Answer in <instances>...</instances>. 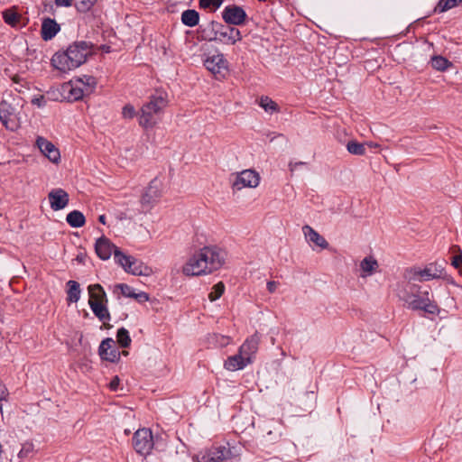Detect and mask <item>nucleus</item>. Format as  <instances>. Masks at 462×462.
<instances>
[{"label": "nucleus", "mask_w": 462, "mask_h": 462, "mask_svg": "<svg viewBox=\"0 0 462 462\" xmlns=\"http://www.w3.org/2000/svg\"><path fill=\"white\" fill-rule=\"evenodd\" d=\"M401 300H402L407 307L411 310H412V304L413 300L420 301L421 297H420V293L416 292V291H413L411 289H409L408 284L406 285V288L402 291V294H400Z\"/></svg>", "instance_id": "7c9ffc66"}, {"label": "nucleus", "mask_w": 462, "mask_h": 462, "mask_svg": "<svg viewBox=\"0 0 462 462\" xmlns=\"http://www.w3.org/2000/svg\"><path fill=\"white\" fill-rule=\"evenodd\" d=\"M360 267L364 273L362 276L365 277L371 275L375 271V269L378 267V263L374 257L367 256L362 260Z\"/></svg>", "instance_id": "c756f323"}, {"label": "nucleus", "mask_w": 462, "mask_h": 462, "mask_svg": "<svg viewBox=\"0 0 462 462\" xmlns=\"http://www.w3.org/2000/svg\"><path fill=\"white\" fill-rule=\"evenodd\" d=\"M88 290V294H89L88 303L96 302V303H99V304H103V303L107 304L108 300H107L106 293L100 284L96 283V284L89 285Z\"/></svg>", "instance_id": "393cba45"}, {"label": "nucleus", "mask_w": 462, "mask_h": 462, "mask_svg": "<svg viewBox=\"0 0 462 462\" xmlns=\"http://www.w3.org/2000/svg\"><path fill=\"white\" fill-rule=\"evenodd\" d=\"M60 24L51 18H45L42 21L41 34L44 41H50L60 32Z\"/></svg>", "instance_id": "412c9836"}, {"label": "nucleus", "mask_w": 462, "mask_h": 462, "mask_svg": "<svg viewBox=\"0 0 462 462\" xmlns=\"http://www.w3.org/2000/svg\"><path fill=\"white\" fill-rule=\"evenodd\" d=\"M218 27L219 28H217L216 42H219L223 44L234 45L242 40L241 32L237 28L230 26L227 23L223 24L219 22Z\"/></svg>", "instance_id": "9d476101"}, {"label": "nucleus", "mask_w": 462, "mask_h": 462, "mask_svg": "<svg viewBox=\"0 0 462 462\" xmlns=\"http://www.w3.org/2000/svg\"><path fill=\"white\" fill-rule=\"evenodd\" d=\"M232 451L225 446H213L204 452L197 454L193 460L195 462H222L231 458Z\"/></svg>", "instance_id": "6e6552de"}, {"label": "nucleus", "mask_w": 462, "mask_h": 462, "mask_svg": "<svg viewBox=\"0 0 462 462\" xmlns=\"http://www.w3.org/2000/svg\"><path fill=\"white\" fill-rule=\"evenodd\" d=\"M120 379L118 376H115L109 383V388L111 391L116 392L119 389Z\"/></svg>", "instance_id": "8fccbe9b"}, {"label": "nucleus", "mask_w": 462, "mask_h": 462, "mask_svg": "<svg viewBox=\"0 0 462 462\" xmlns=\"http://www.w3.org/2000/svg\"><path fill=\"white\" fill-rule=\"evenodd\" d=\"M115 262L133 275H149L151 268L134 256L125 254L120 249L114 252Z\"/></svg>", "instance_id": "39448f33"}, {"label": "nucleus", "mask_w": 462, "mask_h": 462, "mask_svg": "<svg viewBox=\"0 0 462 462\" xmlns=\"http://www.w3.org/2000/svg\"><path fill=\"white\" fill-rule=\"evenodd\" d=\"M98 221L100 223H102L103 225L106 224V216L105 215H100L99 217H98Z\"/></svg>", "instance_id": "13d9d810"}, {"label": "nucleus", "mask_w": 462, "mask_h": 462, "mask_svg": "<svg viewBox=\"0 0 462 462\" xmlns=\"http://www.w3.org/2000/svg\"><path fill=\"white\" fill-rule=\"evenodd\" d=\"M32 104L37 105L39 107L45 106V99H44L43 96H41L40 97H36V98L32 99Z\"/></svg>", "instance_id": "5fc2aeb1"}, {"label": "nucleus", "mask_w": 462, "mask_h": 462, "mask_svg": "<svg viewBox=\"0 0 462 462\" xmlns=\"http://www.w3.org/2000/svg\"><path fill=\"white\" fill-rule=\"evenodd\" d=\"M452 250L454 253L458 252L459 254L454 255L452 257L451 264L456 268L458 269L459 272L462 273V251L460 248L457 245L452 247Z\"/></svg>", "instance_id": "79ce46f5"}, {"label": "nucleus", "mask_w": 462, "mask_h": 462, "mask_svg": "<svg viewBox=\"0 0 462 462\" xmlns=\"http://www.w3.org/2000/svg\"><path fill=\"white\" fill-rule=\"evenodd\" d=\"M3 19H4L5 23H7L8 25H10L12 27H18L20 21L22 19V16L18 13L13 11L11 9H7L3 12Z\"/></svg>", "instance_id": "473e14b6"}, {"label": "nucleus", "mask_w": 462, "mask_h": 462, "mask_svg": "<svg viewBox=\"0 0 462 462\" xmlns=\"http://www.w3.org/2000/svg\"><path fill=\"white\" fill-rule=\"evenodd\" d=\"M161 195V183L157 179H153L143 194L141 203L143 206L151 207L160 199Z\"/></svg>", "instance_id": "a211bd4d"}, {"label": "nucleus", "mask_w": 462, "mask_h": 462, "mask_svg": "<svg viewBox=\"0 0 462 462\" xmlns=\"http://www.w3.org/2000/svg\"><path fill=\"white\" fill-rule=\"evenodd\" d=\"M246 13L238 5H230L224 8L222 12V18L226 23L232 25H242L246 20Z\"/></svg>", "instance_id": "f8f14e48"}, {"label": "nucleus", "mask_w": 462, "mask_h": 462, "mask_svg": "<svg viewBox=\"0 0 462 462\" xmlns=\"http://www.w3.org/2000/svg\"><path fill=\"white\" fill-rule=\"evenodd\" d=\"M122 116L124 118L132 119L136 116L135 108L131 104H126L122 110Z\"/></svg>", "instance_id": "a18cd8bd"}, {"label": "nucleus", "mask_w": 462, "mask_h": 462, "mask_svg": "<svg viewBox=\"0 0 462 462\" xmlns=\"http://www.w3.org/2000/svg\"><path fill=\"white\" fill-rule=\"evenodd\" d=\"M223 0H199V6L201 8L213 7L214 11L221 6Z\"/></svg>", "instance_id": "37998d69"}, {"label": "nucleus", "mask_w": 462, "mask_h": 462, "mask_svg": "<svg viewBox=\"0 0 462 462\" xmlns=\"http://www.w3.org/2000/svg\"><path fill=\"white\" fill-rule=\"evenodd\" d=\"M224 291H225L224 283L222 282H217V284H215L212 287L211 291L208 294L209 300L210 301L217 300L223 295Z\"/></svg>", "instance_id": "ea45409f"}, {"label": "nucleus", "mask_w": 462, "mask_h": 462, "mask_svg": "<svg viewBox=\"0 0 462 462\" xmlns=\"http://www.w3.org/2000/svg\"><path fill=\"white\" fill-rule=\"evenodd\" d=\"M89 307L95 316L102 322H104V326L107 328H109L111 326L109 324H106V321L110 320L111 316L108 311L107 306L106 303L99 304V303H92L89 302Z\"/></svg>", "instance_id": "a878e982"}, {"label": "nucleus", "mask_w": 462, "mask_h": 462, "mask_svg": "<svg viewBox=\"0 0 462 462\" xmlns=\"http://www.w3.org/2000/svg\"><path fill=\"white\" fill-rule=\"evenodd\" d=\"M8 394L5 385L0 381V402L5 400Z\"/></svg>", "instance_id": "603ef678"}, {"label": "nucleus", "mask_w": 462, "mask_h": 462, "mask_svg": "<svg viewBox=\"0 0 462 462\" xmlns=\"http://www.w3.org/2000/svg\"><path fill=\"white\" fill-rule=\"evenodd\" d=\"M217 28L218 27V22L210 21L206 24L199 25V37L203 41L216 42L217 41Z\"/></svg>", "instance_id": "5701e85b"}, {"label": "nucleus", "mask_w": 462, "mask_h": 462, "mask_svg": "<svg viewBox=\"0 0 462 462\" xmlns=\"http://www.w3.org/2000/svg\"><path fill=\"white\" fill-rule=\"evenodd\" d=\"M278 285H279V282H274V281H270L266 284L267 290L270 293H273L276 291Z\"/></svg>", "instance_id": "3c124183"}, {"label": "nucleus", "mask_w": 462, "mask_h": 462, "mask_svg": "<svg viewBox=\"0 0 462 462\" xmlns=\"http://www.w3.org/2000/svg\"><path fill=\"white\" fill-rule=\"evenodd\" d=\"M67 287H68L67 300L69 302H78L80 298V292H81L79 283L76 281L69 280L67 282Z\"/></svg>", "instance_id": "cd10ccee"}, {"label": "nucleus", "mask_w": 462, "mask_h": 462, "mask_svg": "<svg viewBox=\"0 0 462 462\" xmlns=\"http://www.w3.org/2000/svg\"><path fill=\"white\" fill-rule=\"evenodd\" d=\"M48 199L51 208L54 211L63 209L69 201L68 192L60 188L51 189L48 194Z\"/></svg>", "instance_id": "f3484780"}, {"label": "nucleus", "mask_w": 462, "mask_h": 462, "mask_svg": "<svg viewBox=\"0 0 462 462\" xmlns=\"http://www.w3.org/2000/svg\"><path fill=\"white\" fill-rule=\"evenodd\" d=\"M116 340H117V343L122 347H128L132 342L131 337L129 336V332L125 328H121L117 330Z\"/></svg>", "instance_id": "58836bf2"}, {"label": "nucleus", "mask_w": 462, "mask_h": 462, "mask_svg": "<svg viewBox=\"0 0 462 462\" xmlns=\"http://www.w3.org/2000/svg\"><path fill=\"white\" fill-rule=\"evenodd\" d=\"M116 288L121 291V293L127 298H133L134 291L131 286L125 283H118L116 285Z\"/></svg>", "instance_id": "49530a36"}, {"label": "nucleus", "mask_w": 462, "mask_h": 462, "mask_svg": "<svg viewBox=\"0 0 462 462\" xmlns=\"http://www.w3.org/2000/svg\"><path fill=\"white\" fill-rule=\"evenodd\" d=\"M167 94L163 91H156L149 97L139 115V125L145 128H152L157 123V117L161 115L168 105Z\"/></svg>", "instance_id": "7ed1b4c3"}, {"label": "nucleus", "mask_w": 462, "mask_h": 462, "mask_svg": "<svg viewBox=\"0 0 462 462\" xmlns=\"http://www.w3.org/2000/svg\"><path fill=\"white\" fill-rule=\"evenodd\" d=\"M199 14L194 9L185 10L181 14V22L189 27H194L199 23Z\"/></svg>", "instance_id": "c85d7f7f"}, {"label": "nucleus", "mask_w": 462, "mask_h": 462, "mask_svg": "<svg viewBox=\"0 0 462 462\" xmlns=\"http://www.w3.org/2000/svg\"><path fill=\"white\" fill-rule=\"evenodd\" d=\"M55 5L57 6L69 7L72 5V0H55Z\"/></svg>", "instance_id": "864d4df0"}, {"label": "nucleus", "mask_w": 462, "mask_h": 462, "mask_svg": "<svg viewBox=\"0 0 462 462\" xmlns=\"http://www.w3.org/2000/svg\"><path fill=\"white\" fill-rule=\"evenodd\" d=\"M0 121L6 129L14 130L17 127V105L3 99L0 102Z\"/></svg>", "instance_id": "1a4fd4ad"}, {"label": "nucleus", "mask_w": 462, "mask_h": 462, "mask_svg": "<svg viewBox=\"0 0 462 462\" xmlns=\"http://www.w3.org/2000/svg\"><path fill=\"white\" fill-rule=\"evenodd\" d=\"M302 231L308 242L313 243L315 245L322 249H326L328 247L329 245L327 242V240L310 226L305 225L302 227Z\"/></svg>", "instance_id": "4be33fe9"}, {"label": "nucleus", "mask_w": 462, "mask_h": 462, "mask_svg": "<svg viewBox=\"0 0 462 462\" xmlns=\"http://www.w3.org/2000/svg\"><path fill=\"white\" fill-rule=\"evenodd\" d=\"M260 177L259 174L253 170H245L240 172L234 181L233 187L237 190L243 188H255L259 185Z\"/></svg>", "instance_id": "4468645a"}, {"label": "nucleus", "mask_w": 462, "mask_h": 462, "mask_svg": "<svg viewBox=\"0 0 462 462\" xmlns=\"http://www.w3.org/2000/svg\"><path fill=\"white\" fill-rule=\"evenodd\" d=\"M252 358L245 356L244 354L238 353L228 356L227 359L224 363V367L228 371H237L244 369L248 364L252 363Z\"/></svg>", "instance_id": "6ab92c4d"}, {"label": "nucleus", "mask_w": 462, "mask_h": 462, "mask_svg": "<svg viewBox=\"0 0 462 462\" xmlns=\"http://www.w3.org/2000/svg\"><path fill=\"white\" fill-rule=\"evenodd\" d=\"M226 252L217 246H204L182 266L186 276H199L219 270L225 263Z\"/></svg>", "instance_id": "f257e3e1"}, {"label": "nucleus", "mask_w": 462, "mask_h": 462, "mask_svg": "<svg viewBox=\"0 0 462 462\" xmlns=\"http://www.w3.org/2000/svg\"><path fill=\"white\" fill-rule=\"evenodd\" d=\"M94 44L87 41L75 42L66 51L56 52L51 59V65L66 72L79 68L86 62L88 56L93 53Z\"/></svg>", "instance_id": "f03ea898"}, {"label": "nucleus", "mask_w": 462, "mask_h": 462, "mask_svg": "<svg viewBox=\"0 0 462 462\" xmlns=\"http://www.w3.org/2000/svg\"><path fill=\"white\" fill-rule=\"evenodd\" d=\"M98 354L101 359L112 363L117 362L120 359V352L116 346V342L110 337L102 340L98 347Z\"/></svg>", "instance_id": "2eb2a0df"}, {"label": "nucleus", "mask_w": 462, "mask_h": 462, "mask_svg": "<svg viewBox=\"0 0 462 462\" xmlns=\"http://www.w3.org/2000/svg\"><path fill=\"white\" fill-rule=\"evenodd\" d=\"M208 343L216 347H224L230 343V337L214 333L208 336Z\"/></svg>", "instance_id": "c9c22d12"}, {"label": "nucleus", "mask_w": 462, "mask_h": 462, "mask_svg": "<svg viewBox=\"0 0 462 462\" xmlns=\"http://www.w3.org/2000/svg\"><path fill=\"white\" fill-rule=\"evenodd\" d=\"M260 339L261 337L258 333L252 335L239 347L240 353L252 358V356L254 355L258 350Z\"/></svg>", "instance_id": "b1692460"}, {"label": "nucleus", "mask_w": 462, "mask_h": 462, "mask_svg": "<svg viewBox=\"0 0 462 462\" xmlns=\"http://www.w3.org/2000/svg\"><path fill=\"white\" fill-rule=\"evenodd\" d=\"M258 104L267 113L279 112V106L267 96L261 97Z\"/></svg>", "instance_id": "72a5a7b5"}, {"label": "nucleus", "mask_w": 462, "mask_h": 462, "mask_svg": "<svg viewBox=\"0 0 462 462\" xmlns=\"http://www.w3.org/2000/svg\"><path fill=\"white\" fill-rule=\"evenodd\" d=\"M348 152L354 155H365V144L358 143L356 141H349L346 144Z\"/></svg>", "instance_id": "4c0bfd02"}, {"label": "nucleus", "mask_w": 462, "mask_h": 462, "mask_svg": "<svg viewBox=\"0 0 462 462\" xmlns=\"http://www.w3.org/2000/svg\"><path fill=\"white\" fill-rule=\"evenodd\" d=\"M133 299H135L138 302H145L149 300V295L146 292L141 291L134 294Z\"/></svg>", "instance_id": "09e8293b"}, {"label": "nucleus", "mask_w": 462, "mask_h": 462, "mask_svg": "<svg viewBox=\"0 0 462 462\" xmlns=\"http://www.w3.org/2000/svg\"><path fill=\"white\" fill-rule=\"evenodd\" d=\"M33 450V445L32 443H25L23 445L18 456L19 457H26Z\"/></svg>", "instance_id": "de8ad7c7"}, {"label": "nucleus", "mask_w": 462, "mask_h": 462, "mask_svg": "<svg viewBox=\"0 0 462 462\" xmlns=\"http://www.w3.org/2000/svg\"><path fill=\"white\" fill-rule=\"evenodd\" d=\"M204 65L208 70L214 74L217 79L225 78V75L228 72V62L222 53L207 58Z\"/></svg>", "instance_id": "9b49d317"}, {"label": "nucleus", "mask_w": 462, "mask_h": 462, "mask_svg": "<svg viewBox=\"0 0 462 462\" xmlns=\"http://www.w3.org/2000/svg\"><path fill=\"white\" fill-rule=\"evenodd\" d=\"M97 0H75V6L79 12L88 11Z\"/></svg>", "instance_id": "a19ab883"}, {"label": "nucleus", "mask_w": 462, "mask_h": 462, "mask_svg": "<svg viewBox=\"0 0 462 462\" xmlns=\"http://www.w3.org/2000/svg\"><path fill=\"white\" fill-rule=\"evenodd\" d=\"M116 247L111 241L106 236H101L96 241L95 251L97 256L102 260H107L110 258L112 253H114Z\"/></svg>", "instance_id": "aec40b11"}, {"label": "nucleus", "mask_w": 462, "mask_h": 462, "mask_svg": "<svg viewBox=\"0 0 462 462\" xmlns=\"http://www.w3.org/2000/svg\"><path fill=\"white\" fill-rule=\"evenodd\" d=\"M79 81L80 80L73 79L60 85V91L66 101L74 102L80 100L87 94L86 90L78 84Z\"/></svg>", "instance_id": "ddd939ff"}, {"label": "nucleus", "mask_w": 462, "mask_h": 462, "mask_svg": "<svg viewBox=\"0 0 462 462\" xmlns=\"http://www.w3.org/2000/svg\"><path fill=\"white\" fill-rule=\"evenodd\" d=\"M36 145L40 149L41 152L51 162L58 163L60 162V151L51 142L48 141L44 137L38 136L36 139Z\"/></svg>", "instance_id": "dca6fc26"}, {"label": "nucleus", "mask_w": 462, "mask_h": 462, "mask_svg": "<svg viewBox=\"0 0 462 462\" xmlns=\"http://www.w3.org/2000/svg\"><path fill=\"white\" fill-rule=\"evenodd\" d=\"M445 262H433L428 263L424 268L411 267L405 270L404 278L408 282H427L434 279H440L444 275Z\"/></svg>", "instance_id": "20e7f679"}, {"label": "nucleus", "mask_w": 462, "mask_h": 462, "mask_svg": "<svg viewBox=\"0 0 462 462\" xmlns=\"http://www.w3.org/2000/svg\"><path fill=\"white\" fill-rule=\"evenodd\" d=\"M365 146H368V147H370V148H374H374H376V147H379V145H378L377 143H372V142H370V143H365Z\"/></svg>", "instance_id": "6e6d98bb"}, {"label": "nucleus", "mask_w": 462, "mask_h": 462, "mask_svg": "<svg viewBox=\"0 0 462 462\" xmlns=\"http://www.w3.org/2000/svg\"><path fill=\"white\" fill-rule=\"evenodd\" d=\"M430 63L433 69L439 71H445L448 68L453 66L452 62H450L448 59L440 55L433 56L431 58Z\"/></svg>", "instance_id": "2f4dec72"}, {"label": "nucleus", "mask_w": 462, "mask_h": 462, "mask_svg": "<svg viewBox=\"0 0 462 462\" xmlns=\"http://www.w3.org/2000/svg\"><path fill=\"white\" fill-rule=\"evenodd\" d=\"M74 79H79L80 81L78 84L81 87L83 86V89L86 90L87 94L92 92L93 88L97 85V80L94 77L88 75H83L82 77L74 78Z\"/></svg>", "instance_id": "f704fd0d"}, {"label": "nucleus", "mask_w": 462, "mask_h": 462, "mask_svg": "<svg viewBox=\"0 0 462 462\" xmlns=\"http://www.w3.org/2000/svg\"><path fill=\"white\" fill-rule=\"evenodd\" d=\"M66 221L71 227L78 228L85 225L86 218L79 210H73L67 215Z\"/></svg>", "instance_id": "bb28decb"}, {"label": "nucleus", "mask_w": 462, "mask_h": 462, "mask_svg": "<svg viewBox=\"0 0 462 462\" xmlns=\"http://www.w3.org/2000/svg\"><path fill=\"white\" fill-rule=\"evenodd\" d=\"M47 96L50 99L54 101H64L63 95L60 91V85L56 88H52L47 92Z\"/></svg>", "instance_id": "c03bdc74"}, {"label": "nucleus", "mask_w": 462, "mask_h": 462, "mask_svg": "<svg viewBox=\"0 0 462 462\" xmlns=\"http://www.w3.org/2000/svg\"><path fill=\"white\" fill-rule=\"evenodd\" d=\"M302 164H304V162H296L294 165H293L292 163H290V167H291V171H293V169H294L295 167L300 166V165H302Z\"/></svg>", "instance_id": "4d7b16f0"}, {"label": "nucleus", "mask_w": 462, "mask_h": 462, "mask_svg": "<svg viewBox=\"0 0 462 462\" xmlns=\"http://www.w3.org/2000/svg\"><path fill=\"white\" fill-rule=\"evenodd\" d=\"M13 80H14V82H15V83H19V81H20V78H19V76H17V75H16V76H14V77L13 78Z\"/></svg>", "instance_id": "bf43d9fd"}, {"label": "nucleus", "mask_w": 462, "mask_h": 462, "mask_svg": "<svg viewBox=\"0 0 462 462\" xmlns=\"http://www.w3.org/2000/svg\"><path fill=\"white\" fill-rule=\"evenodd\" d=\"M462 0H439L434 9L436 13H444L454 7L458 6Z\"/></svg>", "instance_id": "e433bc0d"}, {"label": "nucleus", "mask_w": 462, "mask_h": 462, "mask_svg": "<svg viewBox=\"0 0 462 462\" xmlns=\"http://www.w3.org/2000/svg\"><path fill=\"white\" fill-rule=\"evenodd\" d=\"M408 287L411 289L412 291H416V292H419L420 297H421L420 301L413 300V302H411L412 310H423L428 314L439 315V308L437 302L430 299V290H422L420 286L411 283V282H408Z\"/></svg>", "instance_id": "423d86ee"}, {"label": "nucleus", "mask_w": 462, "mask_h": 462, "mask_svg": "<svg viewBox=\"0 0 462 462\" xmlns=\"http://www.w3.org/2000/svg\"><path fill=\"white\" fill-rule=\"evenodd\" d=\"M132 443L138 454L142 456L149 455L154 446L152 430L145 428L136 430L132 439Z\"/></svg>", "instance_id": "0eeeda50"}, {"label": "nucleus", "mask_w": 462, "mask_h": 462, "mask_svg": "<svg viewBox=\"0 0 462 462\" xmlns=\"http://www.w3.org/2000/svg\"><path fill=\"white\" fill-rule=\"evenodd\" d=\"M123 354L127 355L128 353H127V351H123Z\"/></svg>", "instance_id": "052dcab7"}]
</instances>
